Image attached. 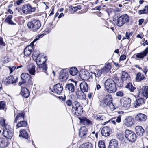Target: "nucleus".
Segmentation results:
<instances>
[{
	"instance_id": "nucleus-1",
	"label": "nucleus",
	"mask_w": 148,
	"mask_h": 148,
	"mask_svg": "<svg viewBox=\"0 0 148 148\" xmlns=\"http://www.w3.org/2000/svg\"><path fill=\"white\" fill-rule=\"evenodd\" d=\"M104 86L107 91L110 93L115 92L117 90L115 82L111 79H108L105 81Z\"/></svg>"
},
{
	"instance_id": "nucleus-2",
	"label": "nucleus",
	"mask_w": 148,
	"mask_h": 148,
	"mask_svg": "<svg viewBox=\"0 0 148 148\" xmlns=\"http://www.w3.org/2000/svg\"><path fill=\"white\" fill-rule=\"evenodd\" d=\"M47 60V57L42 55L40 53L39 54L36 58V63L39 68L42 70L46 71L47 66L45 63V62Z\"/></svg>"
},
{
	"instance_id": "nucleus-3",
	"label": "nucleus",
	"mask_w": 148,
	"mask_h": 148,
	"mask_svg": "<svg viewBox=\"0 0 148 148\" xmlns=\"http://www.w3.org/2000/svg\"><path fill=\"white\" fill-rule=\"evenodd\" d=\"M27 26L31 30L36 32L40 28L41 24L38 20L33 19L28 23Z\"/></svg>"
},
{
	"instance_id": "nucleus-4",
	"label": "nucleus",
	"mask_w": 148,
	"mask_h": 148,
	"mask_svg": "<svg viewBox=\"0 0 148 148\" xmlns=\"http://www.w3.org/2000/svg\"><path fill=\"white\" fill-rule=\"evenodd\" d=\"M113 98L110 95L108 94L102 100L99 101V104L102 107H106L108 105L112 103Z\"/></svg>"
},
{
	"instance_id": "nucleus-5",
	"label": "nucleus",
	"mask_w": 148,
	"mask_h": 148,
	"mask_svg": "<svg viewBox=\"0 0 148 148\" xmlns=\"http://www.w3.org/2000/svg\"><path fill=\"white\" fill-rule=\"evenodd\" d=\"M3 134L4 136L8 139H11L13 135V131L9 125H6L4 127Z\"/></svg>"
},
{
	"instance_id": "nucleus-6",
	"label": "nucleus",
	"mask_w": 148,
	"mask_h": 148,
	"mask_svg": "<svg viewBox=\"0 0 148 148\" xmlns=\"http://www.w3.org/2000/svg\"><path fill=\"white\" fill-rule=\"evenodd\" d=\"M21 10L23 13L27 14L34 12L36 10V8L32 7L29 4H25L22 7Z\"/></svg>"
},
{
	"instance_id": "nucleus-7",
	"label": "nucleus",
	"mask_w": 148,
	"mask_h": 148,
	"mask_svg": "<svg viewBox=\"0 0 148 148\" xmlns=\"http://www.w3.org/2000/svg\"><path fill=\"white\" fill-rule=\"evenodd\" d=\"M126 138L130 142H134L136 140V134L133 132L129 130H126L125 132Z\"/></svg>"
},
{
	"instance_id": "nucleus-8",
	"label": "nucleus",
	"mask_w": 148,
	"mask_h": 148,
	"mask_svg": "<svg viewBox=\"0 0 148 148\" xmlns=\"http://www.w3.org/2000/svg\"><path fill=\"white\" fill-rule=\"evenodd\" d=\"M91 77L93 79H95L96 83L99 82L101 75L104 73L101 69L100 70H96L93 72H91Z\"/></svg>"
},
{
	"instance_id": "nucleus-9",
	"label": "nucleus",
	"mask_w": 148,
	"mask_h": 148,
	"mask_svg": "<svg viewBox=\"0 0 148 148\" xmlns=\"http://www.w3.org/2000/svg\"><path fill=\"white\" fill-rule=\"evenodd\" d=\"M131 99L128 97L123 98L121 100V105L122 106L123 109H127L130 106Z\"/></svg>"
},
{
	"instance_id": "nucleus-10",
	"label": "nucleus",
	"mask_w": 148,
	"mask_h": 148,
	"mask_svg": "<svg viewBox=\"0 0 148 148\" xmlns=\"http://www.w3.org/2000/svg\"><path fill=\"white\" fill-rule=\"evenodd\" d=\"M68 70L67 69H63L60 72L59 77L61 82L66 80L68 76Z\"/></svg>"
},
{
	"instance_id": "nucleus-11",
	"label": "nucleus",
	"mask_w": 148,
	"mask_h": 148,
	"mask_svg": "<svg viewBox=\"0 0 148 148\" xmlns=\"http://www.w3.org/2000/svg\"><path fill=\"white\" fill-rule=\"evenodd\" d=\"M62 85L60 83H58L53 86V89L51 91L56 94L59 95L62 92Z\"/></svg>"
},
{
	"instance_id": "nucleus-12",
	"label": "nucleus",
	"mask_w": 148,
	"mask_h": 148,
	"mask_svg": "<svg viewBox=\"0 0 148 148\" xmlns=\"http://www.w3.org/2000/svg\"><path fill=\"white\" fill-rule=\"evenodd\" d=\"M134 119L132 117L130 116L126 117L123 121L124 125L127 127H130L134 123Z\"/></svg>"
},
{
	"instance_id": "nucleus-13",
	"label": "nucleus",
	"mask_w": 148,
	"mask_h": 148,
	"mask_svg": "<svg viewBox=\"0 0 148 148\" xmlns=\"http://www.w3.org/2000/svg\"><path fill=\"white\" fill-rule=\"evenodd\" d=\"M36 40V39H35L33 42L31 43L29 45L27 46L24 50V55L26 56H28L31 53L32 49L33 43Z\"/></svg>"
},
{
	"instance_id": "nucleus-14",
	"label": "nucleus",
	"mask_w": 148,
	"mask_h": 148,
	"mask_svg": "<svg viewBox=\"0 0 148 148\" xmlns=\"http://www.w3.org/2000/svg\"><path fill=\"white\" fill-rule=\"evenodd\" d=\"M80 123L85 125H92L91 121L85 117H79Z\"/></svg>"
},
{
	"instance_id": "nucleus-15",
	"label": "nucleus",
	"mask_w": 148,
	"mask_h": 148,
	"mask_svg": "<svg viewBox=\"0 0 148 148\" xmlns=\"http://www.w3.org/2000/svg\"><path fill=\"white\" fill-rule=\"evenodd\" d=\"M88 130L85 126L81 127L79 131V135L81 138H84L86 136Z\"/></svg>"
},
{
	"instance_id": "nucleus-16",
	"label": "nucleus",
	"mask_w": 148,
	"mask_h": 148,
	"mask_svg": "<svg viewBox=\"0 0 148 148\" xmlns=\"http://www.w3.org/2000/svg\"><path fill=\"white\" fill-rule=\"evenodd\" d=\"M80 88L81 90L84 92H87L88 90V87L87 83L83 81L80 84Z\"/></svg>"
},
{
	"instance_id": "nucleus-17",
	"label": "nucleus",
	"mask_w": 148,
	"mask_h": 148,
	"mask_svg": "<svg viewBox=\"0 0 148 148\" xmlns=\"http://www.w3.org/2000/svg\"><path fill=\"white\" fill-rule=\"evenodd\" d=\"M145 102V100L144 98H138L136 100V102L134 104V106L135 108H137L144 104Z\"/></svg>"
},
{
	"instance_id": "nucleus-18",
	"label": "nucleus",
	"mask_w": 148,
	"mask_h": 148,
	"mask_svg": "<svg viewBox=\"0 0 148 148\" xmlns=\"http://www.w3.org/2000/svg\"><path fill=\"white\" fill-rule=\"evenodd\" d=\"M27 68L29 73L31 75H34L35 72V66L32 63H30L27 65Z\"/></svg>"
},
{
	"instance_id": "nucleus-19",
	"label": "nucleus",
	"mask_w": 148,
	"mask_h": 148,
	"mask_svg": "<svg viewBox=\"0 0 148 148\" xmlns=\"http://www.w3.org/2000/svg\"><path fill=\"white\" fill-rule=\"evenodd\" d=\"M79 76L81 79L84 80H87L89 77V73L87 71L80 72Z\"/></svg>"
},
{
	"instance_id": "nucleus-20",
	"label": "nucleus",
	"mask_w": 148,
	"mask_h": 148,
	"mask_svg": "<svg viewBox=\"0 0 148 148\" xmlns=\"http://www.w3.org/2000/svg\"><path fill=\"white\" fill-rule=\"evenodd\" d=\"M108 148H118V142L115 139H112L110 142Z\"/></svg>"
},
{
	"instance_id": "nucleus-21",
	"label": "nucleus",
	"mask_w": 148,
	"mask_h": 148,
	"mask_svg": "<svg viewBox=\"0 0 148 148\" xmlns=\"http://www.w3.org/2000/svg\"><path fill=\"white\" fill-rule=\"evenodd\" d=\"M110 129L108 127H105L102 129L101 133L102 136H107L110 135Z\"/></svg>"
},
{
	"instance_id": "nucleus-22",
	"label": "nucleus",
	"mask_w": 148,
	"mask_h": 148,
	"mask_svg": "<svg viewBox=\"0 0 148 148\" xmlns=\"http://www.w3.org/2000/svg\"><path fill=\"white\" fill-rule=\"evenodd\" d=\"M77 96L79 99L81 100H85L86 98V95L84 92L78 90L76 92Z\"/></svg>"
},
{
	"instance_id": "nucleus-23",
	"label": "nucleus",
	"mask_w": 148,
	"mask_h": 148,
	"mask_svg": "<svg viewBox=\"0 0 148 148\" xmlns=\"http://www.w3.org/2000/svg\"><path fill=\"white\" fill-rule=\"evenodd\" d=\"M147 118L146 116L143 114H138L135 117V119L138 121H145Z\"/></svg>"
},
{
	"instance_id": "nucleus-24",
	"label": "nucleus",
	"mask_w": 148,
	"mask_h": 148,
	"mask_svg": "<svg viewBox=\"0 0 148 148\" xmlns=\"http://www.w3.org/2000/svg\"><path fill=\"white\" fill-rule=\"evenodd\" d=\"M148 53V47H147L143 52L137 54L136 57L138 58H143Z\"/></svg>"
},
{
	"instance_id": "nucleus-25",
	"label": "nucleus",
	"mask_w": 148,
	"mask_h": 148,
	"mask_svg": "<svg viewBox=\"0 0 148 148\" xmlns=\"http://www.w3.org/2000/svg\"><path fill=\"white\" fill-rule=\"evenodd\" d=\"M135 130L136 134L140 136H142L145 131L144 129L140 126H136Z\"/></svg>"
},
{
	"instance_id": "nucleus-26",
	"label": "nucleus",
	"mask_w": 148,
	"mask_h": 148,
	"mask_svg": "<svg viewBox=\"0 0 148 148\" xmlns=\"http://www.w3.org/2000/svg\"><path fill=\"white\" fill-rule=\"evenodd\" d=\"M8 145L7 140L3 137H0V147L4 148Z\"/></svg>"
},
{
	"instance_id": "nucleus-27",
	"label": "nucleus",
	"mask_w": 148,
	"mask_h": 148,
	"mask_svg": "<svg viewBox=\"0 0 148 148\" xmlns=\"http://www.w3.org/2000/svg\"><path fill=\"white\" fill-rule=\"evenodd\" d=\"M21 78L23 81V83H25L26 81H29L30 78V76L28 74L23 73L21 75Z\"/></svg>"
},
{
	"instance_id": "nucleus-28",
	"label": "nucleus",
	"mask_w": 148,
	"mask_h": 148,
	"mask_svg": "<svg viewBox=\"0 0 148 148\" xmlns=\"http://www.w3.org/2000/svg\"><path fill=\"white\" fill-rule=\"evenodd\" d=\"M22 95L25 98H27L29 96V90L25 88H23L21 89Z\"/></svg>"
},
{
	"instance_id": "nucleus-29",
	"label": "nucleus",
	"mask_w": 148,
	"mask_h": 148,
	"mask_svg": "<svg viewBox=\"0 0 148 148\" xmlns=\"http://www.w3.org/2000/svg\"><path fill=\"white\" fill-rule=\"evenodd\" d=\"M140 91L142 93L143 95L146 97H148V87L147 86H144L142 87L140 90Z\"/></svg>"
},
{
	"instance_id": "nucleus-30",
	"label": "nucleus",
	"mask_w": 148,
	"mask_h": 148,
	"mask_svg": "<svg viewBox=\"0 0 148 148\" xmlns=\"http://www.w3.org/2000/svg\"><path fill=\"white\" fill-rule=\"evenodd\" d=\"M25 114V113L24 112L18 113L14 121V123H16L17 120H24Z\"/></svg>"
},
{
	"instance_id": "nucleus-31",
	"label": "nucleus",
	"mask_w": 148,
	"mask_h": 148,
	"mask_svg": "<svg viewBox=\"0 0 148 148\" xmlns=\"http://www.w3.org/2000/svg\"><path fill=\"white\" fill-rule=\"evenodd\" d=\"M83 108L82 107H79L78 108L75 109V110L72 111V112L76 115H80L83 112Z\"/></svg>"
},
{
	"instance_id": "nucleus-32",
	"label": "nucleus",
	"mask_w": 148,
	"mask_h": 148,
	"mask_svg": "<svg viewBox=\"0 0 148 148\" xmlns=\"http://www.w3.org/2000/svg\"><path fill=\"white\" fill-rule=\"evenodd\" d=\"M113 21H115V23L116 24L120 27L122 26L124 24L121 16L118 18L117 19H115V21L114 19L113 20Z\"/></svg>"
},
{
	"instance_id": "nucleus-33",
	"label": "nucleus",
	"mask_w": 148,
	"mask_h": 148,
	"mask_svg": "<svg viewBox=\"0 0 148 148\" xmlns=\"http://www.w3.org/2000/svg\"><path fill=\"white\" fill-rule=\"evenodd\" d=\"M111 64L110 63H108L105 64L104 67L101 69L103 71V73H105L109 71L111 69Z\"/></svg>"
},
{
	"instance_id": "nucleus-34",
	"label": "nucleus",
	"mask_w": 148,
	"mask_h": 148,
	"mask_svg": "<svg viewBox=\"0 0 148 148\" xmlns=\"http://www.w3.org/2000/svg\"><path fill=\"white\" fill-rule=\"evenodd\" d=\"M65 88L66 89L68 90L69 92H72L75 90L74 86L72 83L67 84Z\"/></svg>"
},
{
	"instance_id": "nucleus-35",
	"label": "nucleus",
	"mask_w": 148,
	"mask_h": 148,
	"mask_svg": "<svg viewBox=\"0 0 148 148\" xmlns=\"http://www.w3.org/2000/svg\"><path fill=\"white\" fill-rule=\"evenodd\" d=\"M14 78L12 76H10L6 79V82L8 84H12L16 82V80H14Z\"/></svg>"
},
{
	"instance_id": "nucleus-36",
	"label": "nucleus",
	"mask_w": 148,
	"mask_h": 148,
	"mask_svg": "<svg viewBox=\"0 0 148 148\" xmlns=\"http://www.w3.org/2000/svg\"><path fill=\"white\" fill-rule=\"evenodd\" d=\"M12 18V15H9L5 18V21L9 25H15L16 24V23L13 22L11 20Z\"/></svg>"
},
{
	"instance_id": "nucleus-37",
	"label": "nucleus",
	"mask_w": 148,
	"mask_h": 148,
	"mask_svg": "<svg viewBox=\"0 0 148 148\" xmlns=\"http://www.w3.org/2000/svg\"><path fill=\"white\" fill-rule=\"evenodd\" d=\"M78 71L75 67H72L70 69L69 73L72 76L76 75L78 73Z\"/></svg>"
},
{
	"instance_id": "nucleus-38",
	"label": "nucleus",
	"mask_w": 148,
	"mask_h": 148,
	"mask_svg": "<svg viewBox=\"0 0 148 148\" xmlns=\"http://www.w3.org/2000/svg\"><path fill=\"white\" fill-rule=\"evenodd\" d=\"M122 20L124 23H128L130 21V16L127 14L123 15L121 16Z\"/></svg>"
},
{
	"instance_id": "nucleus-39",
	"label": "nucleus",
	"mask_w": 148,
	"mask_h": 148,
	"mask_svg": "<svg viewBox=\"0 0 148 148\" xmlns=\"http://www.w3.org/2000/svg\"><path fill=\"white\" fill-rule=\"evenodd\" d=\"M20 136L27 139L28 138V135L26 132L24 130H21L20 131Z\"/></svg>"
},
{
	"instance_id": "nucleus-40",
	"label": "nucleus",
	"mask_w": 148,
	"mask_h": 148,
	"mask_svg": "<svg viewBox=\"0 0 148 148\" xmlns=\"http://www.w3.org/2000/svg\"><path fill=\"white\" fill-rule=\"evenodd\" d=\"M82 107L79 103L77 101H75L72 103V111L75 110V109H76V108H78L79 107Z\"/></svg>"
},
{
	"instance_id": "nucleus-41",
	"label": "nucleus",
	"mask_w": 148,
	"mask_h": 148,
	"mask_svg": "<svg viewBox=\"0 0 148 148\" xmlns=\"http://www.w3.org/2000/svg\"><path fill=\"white\" fill-rule=\"evenodd\" d=\"M94 118L96 120L98 121L104 120L105 119V117L100 114L95 115Z\"/></svg>"
},
{
	"instance_id": "nucleus-42",
	"label": "nucleus",
	"mask_w": 148,
	"mask_h": 148,
	"mask_svg": "<svg viewBox=\"0 0 148 148\" xmlns=\"http://www.w3.org/2000/svg\"><path fill=\"white\" fill-rule=\"evenodd\" d=\"M27 125V123L26 121L22 120L18 123L16 125V127H17V128H19L21 127L26 126Z\"/></svg>"
},
{
	"instance_id": "nucleus-43",
	"label": "nucleus",
	"mask_w": 148,
	"mask_h": 148,
	"mask_svg": "<svg viewBox=\"0 0 148 148\" xmlns=\"http://www.w3.org/2000/svg\"><path fill=\"white\" fill-rule=\"evenodd\" d=\"M145 77L143 74L139 72L136 75V80L140 81L145 79Z\"/></svg>"
},
{
	"instance_id": "nucleus-44",
	"label": "nucleus",
	"mask_w": 148,
	"mask_h": 148,
	"mask_svg": "<svg viewBox=\"0 0 148 148\" xmlns=\"http://www.w3.org/2000/svg\"><path fill=\"white\" fill-rule=\"evenodd\" d=\"M130 77V76L125 71H122V76L121 77L122 81H125L127 79Z\"/></svg>"
},
{
	"instance_id": "nucleus-45",
	"label": "nucleus",
	"mask_w": 148,
	"mask_h": 148,
	"mask_svg": "<svg viewBox=\"0 0 148 148\" xmlns=\"http://www.w3.org/2000/svg\"><path fill=\"white\" fill-rule=\"evenodd\" d=\"M126 88L128 89L131 92L134 91L135 89V88L133 86L132 83H129L126 86Z\"/></svg>"
},
{
	"instance_id": "nucleus-46",
	"label": "nucleus",
	"mask_w": 148,
	"mask_h": 148,
	"mask_svg": "<svg viewBox=\"0 0 148 148\" xmlns=\"http://www.w3.org/2000/svg\"><path fill=\"white\" fill-rule=\"evenodd\" d=\"M124 113V112L122 111H119L118 112V113L119 114H120V115L118 116L117 119H116V121L117 122L119 123L121 122V114H123Z\"/></svg>"
},
{
	"instance_id": "nucleus-47",
	"label": "nucleus",
	"mask_w": 148,
	"mask_h": 148,
	"mask_svg": "<svg viewBox=\"0 0 148 148\" xmlns=\"http://www.w3.org/2000/svg\"><path fill=\"white\" fill-rule=\"evenodd\" d=\"M81 7L79 5H75V6L73 7L71 9L72 11L71 12H73V13L75 12L78 10H80L81 9Z\"/></svg>"
},
{
	"instance_id": "nucleus-48",
	"label": "nucleus",
	"mask_w": 148,
	"mask_h": 148,
	"mask_svg": "<svg viewBox=\"0 0 148 148\" xmlns=\"http://www.w3.org/2000/svg\"><path fill=\"white\" fill-rule=\"evenodd\" d=\"M1 60L4 63H8L10 61V59L8 56H5L3 57Z\"/></svg>"
},
{
	"instance_id": "nucleus-49",
	"label": "nucleus",
	"mask_w": 148,
	"mask_h": 148,
	"mask_svg": "<svg viewBox=\"0 0 148 148\" xmlns=\"http://www.w3.org/2000/svg\"><path fill=\"white\" fill-rule=\"evenodd\" d=\"M98 146L100 148H106L105 145L103 141H99L98 142Z\"/></svg>"
},
{
	"instance_id": "nucleus-50",
	"label": "nucleus",
	"mask_w": 148,
	"mask_h": 148,
	"mask_svg": "<svg viewBox=\"0 0 148 148\" xmlns=\"http://www.w3.org/2000/svg\"><path fill=\"white\" fill-rule=\"evenodd\" d=\"M86 148H93V146L89 142L85 143H84Z\"/></svg>"
},
{
	"instance_id": "nucleus-51",
	"label": "nucleus",
	"mask_w": 148,
	"mask_h": 148,
	"mask_svg": "<svg viewBox=\"0 0 148 148\" xmlns=\"http://www.w3.org/2000/svg\"><path fill=\"white\" fill-rule=\"evenodd\" d=\"M6 45L5 43L3 41V38L1 37H0V48L1 46H4Z\"/></svg>"
},
{
	"instance_id": "nucleus-52",
	"label": "nucleus",
	"mask_w": 148,
	"mask_h": 148,
	"mask_svg": "<svg viewBox=\"0 0 148 148\" xmlns=\"http://www.w3.org/2000/svg\"><path fill=\"white\" fill-rule=\"evenodd\" d=\"M5 106V103L3 101L0 102V110L4 109Z\"/></svg>"
},
{
	"instance_id": "nucleus-53",
	"label": "nucleus",
	"mask_w": 148,
	"mask_h": 148,
	"mask_svg": "<svg viewBox=\"0 0 148 148\" xmlns=\"http://www.w3.org/2000/svg\"><path fill=\"white\" fill-rule=\"evenodd\" d=\"M0 124L2 126H4V127H5L6 125H7L5 124V120L4 119L2 118L1 119L0 121Z\"/></svg>"
},
{
	"instance_id": "nucleus-54",
	"label": "nucleus",
	"mask_w": 148,
	"mask_h": 148,
	"mask_svg": "<svg viewBox=\"0 0 148 148\" xmlns=\"http://www.w3.org/2000/svg\"><path fill=\"white\" fill-rule=\"evenodd\" d=\"M25 58L24 56L20 57L19 60H18V61L19 62H21L23 63H24L26 62Z\"/></svg>"
},
{
	"instance_id": "nucleus-55",
	"label": "nucleus",
	"mask_w": 148,
	"mask_h": 148,
	"mask_svg": "<svg viewBox=\"0 0 148 148\" xmlns=\"http://www.w3.org/2000/svg\"><path fill=\"white\" fill-rule=\"evenodd\" d=\"M10 71V74L13 71H14L15 69H16V67L14 66L12 67L8 66V67Z\"/></svg>"
},
{
	"instance_id": "nucleus-56",
	"label": "nucleus",
	"mask_w": 148,
	"mask_h": 148,
	"mask_svg": "<svg viewBox=\"0 0 148 148\" xmlns=\"http://www.w3.org/2000/svg\"><path fill=\"white\" fill-rule=\"evenodd\" d=\"M72 103V101L70 99L67 100L66 102V104L68 106H71Z\"/></svg>"
},
{
	"instance_id": "nucleus-57",
	"label": "nucleus",
	"mask_w": 148,
	"mask_h": 148,
	"mask_svg": "<svg viewBox=\"0 0 148 148\" xmlns=\"http://www.w3.org/2000/svg\"><path fill=\"white\" fill-rule=\"evenodd\" d=\"M124 95L123 92L121 91H119L117 92L116 94V95L117 96L122 97Z\"/></svg>"
},
{
	"instance_id": "nucleus-58",
	"label": "nucleus",
	"mask_w": 148,
	"mask_h": 148,
	"mask_svg": "<svg viewBox=\"0 0 148 148\" xmlns=\"http://www.w3.org/2000/svg\"><path fill=\"white\" fill-rule=\"evenodd\" d=\"M108 105L109 106L110 109L111 111H113L115 109V107L112 103H110V104Z\"/></svg>"
},
{
	"instance_id": "nucleus-59",
	"label": "nucleus",
	"mask_w": 148,
	"mask_h": 148,
	"mask_svg": "<svg viewBox=\"0 0 148 148\" xmlns=\"http://www.w3.org/2000/svg\"><path fill=\"white\" fill-rule=\"evenodd\" d=\"M130 38V33L127 32L125 34V36L123 38V39H129Z\"/></svg>"
},
{
	"instance_id": "nucleus-60",
	"label": "nucleus",
	"mask_w": 148,
	"mask_h": 148,
	"mask_svg": "<svg viewBox=\"0 0 148 148\" xmlns=\"http://www.w3.org/2000/svg\"><path fill=\"white\" fill-rule=\"evenodd\" d=\"M126 58V56L124 55H121L120 58L119 60H120L123 61L125 60Z\"/></svg>"
},
{
	"instance_id": "nucleus-61",
	"label": "nucleus",
	"mask_w": 148,
	"mask_h": 148,
	"mask_svg": "<svg viewBox=\"0 0 148 148\" xmlns=\"http://www.w3.org/2000/svg\"><path fill=\"white\" fill-rule=\"evenodd\" d=\"M148 71L147 67V66H144L143 68V71L144 73L145 74H146V73Z\"/></svg>"
},
{
	"instance_id": "nucleus-62",
	"label": "nucleus",
	"mask_w": 148,
	"mask_h": 148,
	"mask_svg": "<svg viewBox=\"0 0 148 148\" xmlns=\"http://www.w3.org/2000/svg\"><path fill=\"white\" fill-rule=\"evenodd\" d=\"M143 10L145 14L148 13V5L145 6Z\"/></svg>"
},
{
	"instance_id": "nucleus-63",
	"label": "nucleus",
	"mask_w": 148,
	"mask_h": 148,
	"mask_svg": "<svg viewBox=\"0 0 148 148\" xmlns=\"http://www.w3.org/2000/svg\"><path fill=\"white\" fill-rule=\"evenodd\" d=\"M101 88V86L100 84H97L96 85V89L98 90H99Z\"/></svg>"
},
{
	"instance_id": "nucleus-64",
	"label": "nucleus",
	"mask_w": 148,
	"mask_h": 148,
	"mask_svg": "<svg viewBox=\"0 0 148 148\" xmlns=\"http://www.w3.org/2000/svg\"><path fill=\"white\" fill-rule=\"evenodd\" d=\"M144 21V20L143 19H140L138 21V22H139L138 25H141L142 24V23H143V22Z\"/></svg>"
}]
</instances>
